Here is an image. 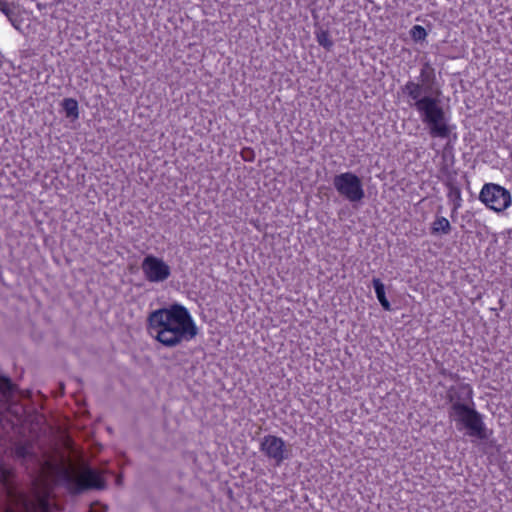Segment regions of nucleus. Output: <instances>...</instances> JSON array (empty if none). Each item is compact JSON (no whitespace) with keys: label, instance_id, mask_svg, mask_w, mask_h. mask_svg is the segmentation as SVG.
<instances>
[{"label":"nucleus","instance_id":"f257e3e1","mask_svg":"<svg viewBox=\"0 0 512 512\" xmlns=\"http://www.w3.org/2000/svg\"><path fill=\"white\" fill-rule=\"evenodd\" d=\"M16 386L7 377L0 375V422L9 424L17 434L13 442L14 458L31 469L34 478V498H21L22 512H56L50 497V481L61 470L62 454L56 449L44 447L50 440V428L41 415L25 416V410L15 400Z\"/></svg>","mask_w":512,"mask_h":512},{"label":"nucleus","instance_id":"f03ea898","mask_svg":"<svg viewBox=\"0 0 512 512\" xmlns=\"http://www.w3.org/2000/svg\"><path fill=\"white\" fill-rule=\"evenodd\" d=\"M403 95L408 98L410 107L416 109L420 119L429 129L433 138H448L451 126L441 106V90L436 78L435 68L424 62L420 69L419 81H408L401 87Z\"/></svg>","mask_w":512,"mask_h":512},{"label":"nucleus","instance_id":"7ed1b4c3","mask_svg":"<svg viewBox=\"0 0 512 512\" xmlns=\"http://www.w3.org/2000/svg\"><path fill=\"white\" fill-rule=\"evenodd\" d=\"M147 329L166 347H175L183 341H190L198 334V328L189 311L178 303L150 312Z\"/></svg>","mask_w":512,"mask_h":512},{"label":"nucleus","instance_id":"20e7f679","mask_svg":"<svg viewBox=\"0 0 512 512\" xmlns=\"http://www.w3.org/2000/svg\"><path fill=\"white\" fill-rule=\"evenodd\" d=\"M473 390L467 383L451 386L447 390L446 399L451 404L448 416L455 421L458 430L466 429L467 434L479 440H487L492 431L488 432L483 416L473 405Z\"/></svg>","mask_w":512,"mask_h":512},{"label":"nucleus","instance_id":"39448f33","mask_svg":"<svg viewBox=\"0 0 512 512\" xmlns=\"http://www.w3.org/2000/svg\"><path fill=\"white\" fill-rule=\"evenodd\" d=\"M70 419L66 415V494L77 496L90 490H105L107 482L99 471L84 466L80 471L72 473V455L79 454L83 460V451H78L77 445L70 436Z\"/></svg>","mask_w":512,"mask_h":512},{"label":"nucleus","instance_id":"423d86ee","mask_svg":"<svg viewBox=\"0 0 512 512\" xmlns=\"http://www.w3.org/2000/svg\"><path fill=\"white\" fill-rule=\"evenodd\" d=\"M333 186L338 194L349 202H361L365 197L361 178L352 172H344L335 175L333 178Z\"/></svg>","mask_w":512,"mask_h":512},{"label":"nucleus","instance_id":"0eeeda50","mask_svg":"<svg viewBox=\"0 0 512 512\" xmlns=\"http://www.w3.org/2000/svg\"><path fill=\"white\" fill-rule=\"evenodd\" d=\"M479 200L489 209L500 213L505 211L512 204L511 193L495 183H486L483 185Z\"/></svg>","mask_w":512,"mask_h":512},{"label":"nucleus","instance_id":"6e6552de","mask_svg":"<svg viewBox=\"0 0 512 512\" xmlns=\"http://www.w3.org/2000/svg\"><path fill=\"white\" fill-rule=\"evenodd\" d=\"M141 269L149 282H163L171 275L169 265L154 255H147L143 259Z\"/></svg>","mask_w":512,"mask_h":512},{"label":"nucleus","instance_id":"1a4fd4ad","mask_svg":"<svg viewBox=\"0 0 512 512\" xmlns=\"http://www.w3.org/2000/svg\"><path fill=\"white\" fill-rule=\"evenodd\" d=\"M260 450L269 459L274 460L277 466L289 458V452L286 449L284 440L274 435H266L263 438L260 444Z\"/></svg>","mask_w":512,"mask_h":512},{"label":"nucleus","instance_id":"9d476101","mask_svg":"<svg viewBox=\"0 0 512 512\" xmlns=\"http://www.w3.org/2000/svg\"><path fill=\"white\" fill-rule=\"evenodd\" d=\"M0 11L8 18L13 27L20 29L22 21L20 19L19 4L0 0Z\"/></svg>","mask_w":512,"mask_h":512},{"label":"nucleus","instance_id":"9b49d317","mask_svg":"<svg viewBox=\"0 0 512 512\" xmlns=\"http://www.w3.org/2000/svg\"><path fill=\"white\" fill-rule=\"evenodd\" d=\"M448 188V199L452 203V212H456L461 207V190L452 177H449L445 183Z\"/></svg>","mask_w":512,"mask_h":512},{"label":"nucleus","instance_id":"f8f14e48","mask_svg":"<svg viewBox=\"0 0 512 512\" xmlns=\"http://www.w3.org/2000/svg\"><path fill=\"white\" fill-rule=\"evenodd\" d=\"M372 284L376 293V297L381 304L382 308L386 311L391 310L390 302L385 294V286L379 278H373Z\"/></svg>","mask_w":512,"mask_h":512},{"label":"nucleus","instance_id":"ddd939ff","mask_svg":"<svg viewBox=\"0 0 512 512\" xmlns=\"http://www.w3.org/2000/svg\"><path fill=\"white\" fill-rule=\"evenodd\" d=\"M451 231L450 222L445 217H437L432 224L433 234H449Z\"/></svg>","mask_w":512,"mask_h":512},{"label":"nucleus","instance_id":"4468645a","mask_svg":"<svg viewBox=\"0 0 512 512\" xmlns=\"http://www.w3.org/2000/svg\"><path fill=\"white\" fill-rule=\"evenodd\" d=\"M316 39L318 44L327 51H330L334 46V42L330 38L329 32L327 30L319 29L316 31Z\"/></svg>","mask_w":512,"mask_h":512},{"label":"nucleus","instance_id":"2eb2a0df","mask_svg":"<svg viewBox=\"0 0 512 512\" xmlns=\"http://www.w3.org/2000/svg\"><path fill=\"white\" fill-rule=\"evenodd\" d=\"M79 116L78 103L75 99L66 98V118H71L72 121Z\"/></svg>","mask_w":512,"mask_h":512},{"label":"nucleus","instance_id":"dca6fc26","mask_svg":"<svg viewBox=\"0 0 512 512\" xmlns=\"http://www.w3.org/2000/svg\"><path fill=\"white\" fill-rule=\"evenodd\" d=\"M410 36L415 42H422L427 36V32L421 25H415L410 30Z\"/></svg>","mask_w":512,"mask_h":512},{"label":"nucleus","instance_id":"f3484780","mask_svg":"<svg viewBox=\"0 0 512 512\" xmlns=\"http://www.w3.org/2000/svg\"><path fill=\"white\" fill-rule=\"evenodd\" d=\"M11 474V469L7 467L3 462H0V479L4 484L9 482Z\"/></svg>","mask_w":512,"mask_h":512},{"label":"nucleus","instance_id":"a211bd4d","mask_svg":"<svg viewBox=\"0 0 512 512\" xmlns=\"http://www.w3.org/2000/svg\"><path fill=\"white\" fill-rule=\"evenodd\" d=\"M241 156L244 161L252 162V161H254L255 153H254L253 149L247 147V148L242 149Z\"/></svg>","mask_w":512,"mask_h":512},{"label":"nucleus","instance_id":"6ab92c4d","mask_svg":"<svg viewBox=\"0 0 512 512\" xmlns=\"http://www.w3.org/2000/svg\"><path fill=\"white\" fill-rule=\"evenodd\" d=\"M107 506L99 502H94L90 505L89 512H106Z\"/></svg>","mask_w":512,"mask_h":512},{"label":"nucleus","instance_id":"aec40b11","mask_svg":"<svg viewBox=\"0 0 512 512\" xmlns=\"http://www.w3.org/2000/svg\"><path fill=\"white\" fill-rule=\"evenodd\" d=\"M115 482H116V485L121 486V485H122V482H123V477H122V475H118V476L116 477V481H115Z\"/></svg>","mask_w":512,"mask_h":512},{"label":"nucleus","instance_id":"412c9836","mask_svg":"<svg viewBox=\"0 0 512 512\" xmlns=\"http://www.w3.org/2000/svg\"><path fill=\"white\" fill-rule=\"evenodd\" d=\"M60 388L64 389V384L63 383H60Z\"/></svg>","mask_w":512,"mask_h":512},{"label":"nucleus","instance_id":"4be33fe9","mask_svg":"<svg viewBox=\"0 0 512 512\" xmlns=\"http://www.w3.org/2000/svg\"><path fill=\"white\" fill-rule=\"evenodd\" d=\"M6 512H11V511H9V510H8V511H6Z\"/></svg>","mask_w":512,"mask_h":512}]
</instances>
